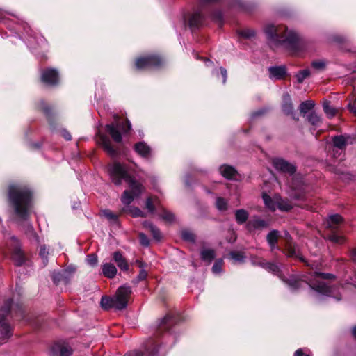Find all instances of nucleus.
Wrapping results in <instances>:
<instances>
[{"label":"nucleus","mask_w":356,"mask_h":356,"mask_svg":"<svg viewBox=\"0 0 356 356\" xmlns=\"http://www.w3.org/2000/svg\"><path fill=\"white\" fill-rule=\"evenodd\" d=\"M355 104H356V103H355V102L353 104L350 103L348 104V108L350 110V111L353 112L356 115V106H355Z\"/></svg>","instance_id":"51"},{"label":"nucleus","mask_w":356,"mask_h":356,"mask_svg":"<svg viewBox=\"0 0 356 356\" xmlns=\"http://www.w3.org/2000/svg\"><path fill=\"white\" fill-rule=\"evenodd\" d=\"M312 65L314 68L321 70L325 68V63L323 60H315L312 62Z\"/></svg>","instance_id":"39"},{"label":"nucleus","mask_w":356,"mask_h":356,"mask_svg":"<svg viewBox=\"0 0 356 356\" xmlns=\"http://www.w3.org/2000/svg\"><path fill=\"white\" fill-rule=\"evenodd\" d=\"M323 109L329 118H332L336 114V109L331 106L329 102H325L323 104Z\"/></svg>","instance_id":"31"},{"label":"nucleus","mask_w":356,"mask_h":356,"mask_svg":"<svg viewBox=\"0 0 356 356\" xmlns=\"http://www.w3.org/2000/svg\"><path fill=\"white\" fill-rule=\"evenodd\" d=\"M268 42L271 46L284 44L294 49L300 43L299 35L292 30H288L284 25L266 24L264 27Z\"/></svg>","instance_id":"2"},{"label":"nucleus","mask_w":356,"mask_h":356,"mask_svg":"<svg viewBox=\"0 0 356 356\" xmlns=\"http://www.w3.org/2000/svg\"><path fill=\"white\" fill-rule=\"evenodd\" d=\"M101 305L102 307L105 309H108L112 307L115 308L114 298L102 297L101 300Z\"/></svg>","instance_id":"26"},{"label":"nucleus","mask_w":356,"mask_h":356,"mask_svg":"<svg viewBox=\"0 0 356 356\" xmlns=\"http://www.w3.org/2000/svg\"><path fill=\"white\" fill-rule=\"evenodd\" d=\"M86 261L88 264L95 266L97 264V257L94 254H90L88 256Z\"/></svg>","instance_id":"46"},{"label":"nucleus","mask_w":356,"mask_h":356,"mask_svg":"<svg viewBox=\"0 0 356 356\" xmlns=\"http://www.w3.org/2000/svg\"><path fill=\"white\" fill-rule=\"evenodd\" d=\"M103 275L108 278H113L116 275L117 268L114 264L105 263L102 266Z\"/></svg>","instance_id":"15"},{"label":"nucleus","mask_w":356,"mask_h":356,"mask_svg":"<svg viewBox=\"0 0 356 356\" xmlns=\"http://www.w3.org/2000/svg\"><path fill=\"white\" fill-rule=\"evenodd\" d=\"M223 261L222 259L217 260L213 266L212 270L214 273H218L222 270Z\"/></svg>","instance_id":"38"},{"label":"nucleus","mask_w":356,"mask_h":356,"mask_svg":"<svg viewBox=\"0 0 356 356\" xmlns=\"http://www.w3.org/2000/svg\"><path fill=\"white\" fill-rule=\"evenodd\" d=\"M11 241L14 245L12 250V257L17 266L22 265L24 261V255L19 247V243L17 239L13 236Z\"/></svg>","instance_id":"9"},{"label":"nucleus","mask_w":356,"mask_h":356,"mask_svg":"<svg viewBox=\"0 0 356 356\" xmlns=\"http://www.w3.org/2000/svg\"><path fill=\"white\" fill-rule=\"evenodd\" d=\"M9 200L16 215L22 219H26L31 207L30 191L25 188L12 186L9 190Z\"/></svg>","instance_id":"3"},{"label":"nucleus","mask_w":356,"mask_h":356,"mask_svg":"<svg viewBox=\"0 0 356 356\" xmlns=\"http://www.w3.org/2000/svg\"><path fill=\"white\" fill-rule=\"evenodd\" d=\"M265 268L266 269L273 272L274 273H276L277 272H278V267L273 264H270V263L266 264Z\"/></svg>","instance_id":"48"},{"label":"nucleus","mask_w":356,"mask_h":356,"mask_svg":"<svg viewBox=\"0 0 356 356\" xmlns=\"http://www.w3.org/2000/svg\"><path fill=\"white\" fill-rule=\"evenodd\" d=\"M343 222L342 217L339 214L330 216L327 220V227L331 229H337L338 225Z\"/></svg>","instance_id":"19"},{"label":"nucleus","mask_w":356,"mask_h":356,"mask_svg":"<svg viewBox=\"0 0 356 356\" xmlns=\"http://www.w3.org/2000/svg\"><path fill=\"white\" fill-rule=\"evenodd\" d=\"M201 15L200 13H195L192 15L189 20V24L191 26H198L201 22Z\"/></svg>","instance_id":"33"},{"label":"nucleus","mask_w":356,"mask_h":356,"mask_svg":"<svg viewBox=\"0 0 356 356\" xmlns=\"http://www.w3.org/2000/svg\"><path fill=\"white\" fill-rule=\"evenodd\" d=\"M102 215L106 218L108 220H113V221H115L118 218V216L115 213H113L111 211L109 210H104L102 211Z\"/></svg>","instance_id":"37"},{"label":"nucleus","mask_w":356,"mask_h":356,"mask_svg":"<svg viewBox=\"0 0 356 356\" xmlns=\"http://www.w3.org/2000/svg\"><path fill=\"white\" fill-rule=\"evenodd\" d=\"M285 236H286V238H290V236H289V233H286L285 234Z\"/></svg>","instance_id":"59"},{"label":"nucleus","mask_w":356,"mask_h":356,"mask_svg":"<svg viewBox=\"0 0 356 356\" xmlns=\"http://www.w3.org/2000/svg\"><path fill=\"white\" fill-rule=\"evenodd\" d=\"M220 72L223 76V82L225 83L226 81V79H227V70L224 68H221Z\"/></svg>","instance_id":"55"},{"label":"nucleus","mask_w":356,"mask_h":356,"mask_svg":"<svg viewBox=\"0 0 356 356\" xmlns=\"http://www.w3.org/2000/svg\"><path fill=\"white\" fill-rule=\"evenodd\" d=\"M349 138H346L343 136H337L333 138V144L335 148L339 150H343L348 144Z\"/></svg>","instance_id":"18"},{"label":"nucleus","mask_w":356,"mask_h":356,"mask_svg":"<svg viewBox=\"0 0 356 356\" xmlns=\"http://www.w3.org/2000/svg\"><path fill=\"white\" fill-rule=\"evenodd\" d=\"M315 105V103L312 100H307L302 102L300 105L299 109L301 113L305 114L310 110H312Z\"/></svg>","instance_id":"25"},{"label":"nucleus","mask_w":356,"mask_h":356,"mask_svg":"<svg viewBox=\"0 0 356 356\" xmlns=\"http://www.w3.org/2000/svg\"><path fill=\"white\" fill-rule=\"evenodd\" d=\"M295 356H309V355H304L301 349H298L295 353Z\"/></svg>","instance_id":"56"},{"label":"nucleus","mask_w":356,"mask_h":356,"mask_svg":"<svg viewBox=\"0 0 356 356\" xmlns=\"http://www.w3.org/2000/svg\"><path fill=\"white\" fill-rule=\"evenodd\" d=\"M240 35L245 38H252L256 35V32L253 29H245L240 32Z\"/></svg>","instance_id":"34"},{"label":"nucleus","mask_w":356,"mask_h":356,"mask_svg":"<svg viewBox=\"0 0 356 356\" xmlns=\"http://www.w3.org/2000/svg\"><path fill=\"white\" fill-rule=\"evenodd\" d=\"M270 78L282 79L286 74V69L283 66L271 67L269 68Z\"/></svg>","instance_id":"14"},{"label":"nucleus","mask_w":356,"mask_h":356,"mask_svg":"<svg viewBox=\"0 0 356 356\" xmlns=\"http://www.w3.org/2000/svg\"><path fill=\"white\" fill-rule=\"evenodd\" d=\"M280 237V234L277 230H272L266 236V240L268 243L269 244L271 250L275 248V245L277 243L278 239Z\"/></svg>","instance_id":"17"},{"label":"nucleus","mask_w":356,"mask_h":356,"mask_svg":"<svg viewBox=\"0 0 356 356\" xmlns=\"http://www.w3.org/2000/svg\"><path fill=\"white\" fill-rule=\"evenodd\" d=\"M147 273L145 270H141L138 276V279L139 280H143L147 277Z\"/></svg>","instance_id":"50"},{"label":"nucleus","mask_w":356,"mask_h":356,"mask_svg":"<svg viewBox=\"0 0 356 356\" xmlns=\"http://www.w3.org/2000/svg\"><path fill=\"white\" fill-rule=\"evenodd\" d=\"M135 150L142 156H147L150 153V148L142 142L135 145Z\"/></svg>","instance_id":"23"},{"label":"nucleus","mask_w":356,"mask_h":356,"mask_svg":"<svg viewBox=\"0 0 356 356\" xmlns=\"http://www.w3.org/2000/svg\"><path fill=\"white\" fill-rule=\"evenodd\" d=\"M42 81L49 85H54L58 81V72L55 70L49 69L42 74Z\"/></svg>","instance_id":"11"},{"label":"nucleus","mask_w":356,"mask_h":356,"mask_svg":"<svg viewBox=\"0 0 356 356\" xmlns=\"http://www.w3.org/2000/svg\"><path fill=\"white\" fill-rule=\"evenodd\" d=\"M124 134H127L131 129V123L129 120L126 121V127L123 126L121 128Z\"/></svg>","instance_id":"49"},{"label":"nucleus","mask_w":356,"mask_h":356,"mask_svg":"<svg viewBox=\"0 0 356 356\" xmlns=\"http://www.w3.org/2000/svg\"><path fill=\"white\" fill-rule=\"evenodd\" d=\"M263 200L266 207L271 211H275L277 208L282 211H289L291 208L289 203L278 197L271 198L267 194H264Z\"/></svg>","instance_id":"4"},{"label":"nucleus","mask_w":356,"mask_h":356,"mask_svg":"<svg viewBox=\"0 0 356 356\" xmlns=\"http://www.w3.org/2000/svg\"><path fill=\"white\" fill-rule=\"evenodd\" d=\"M332 275L330 274L316 273L314 278L312 280H309L307 282L313 289L319 293L327 294L330 291L329 288L327 286L324 282L319 281L318 278L321 277L323 279H325L329 278Z\"/></svg>","instance_id":"6"},{"label":"nucleus","mask_w":356,"mask_h":356,"mask_svg":"<svg viewBox=\"0 0 356 356\" xmlns=\"http://www.w3.org/2000/svg\"><path fill=\"white\" fill-rule=\"evenodd\" d=\"M309 122L315 126H317L321 122L320 117L315 113H311L308 116Z\"/></svg>","instance_id":"32"},{"label":"nucleus","mask_w":356,"mask_h":356,"mask_svg":"<svg viewBox=\"0 0 356 356\" xmlns=\"http://www.w3.org/2000/svg\"><path fill=\"white\" fill-rule=\"evenodd\" d=\"M139 238L140 244L143 246H148L149 244V241L148 238L143 233L139 234Z\"/></svg>","instance_id":"45"},{"label":"nucleus","mask_w":356,"mask_h":356,"mask_svg":"<svg viewBox=\"0 0 356 356\" xmlns=\"http://www.w3.org/2000/svg\"><path fill=\"white\" fill-rule=\"evenodd\" d=\"M220 171L222 175L227 179H232L236 174L234 168L229 165H222Z\"/></svg>","instance_id":"24"},{"label":"nucleus","mask_w":356,"mask_h":356,"mask_svg":"<svg viewBox=\"0 0 356 356\" xmlns=\"http://www.w3.org/2000/svg\"><path fill=\"white\" fill-rule=\"evenodd\" d=\"M124 356H138L137 353H128L124 355Z\"/></svg>","instance_id":"57"},{"label":"nucleus","mask_w":356,"mask_h":356,"mask_svg":"<svg viewBox=\"0 0 356 356\" xmlns=\"http://www.w3.org/2000/svg\"><path fill=\"white\" fill-rule=\"evenodd\" d=\"M118 127L119 123L118 121L106 126V131L109 133L113 140L116 143H120L122 141V136L118 130Z\"/></svg>","instance_id":"12"},{"label":"nucleus","mask_w":356,"mask_h":356,"mask_svg":"<svg viewBox=\"0 0 356 356\" xmlns=\"http://www.w3.org/2000/svg\"><path fill=\"white\" fill-rule=\"evenodd\" d=\"M329 239L337 243H342L344 241V238L343 236H337L336 234L330 236Z\"/></svg>","instance_id":"43"},{"label":"nucleus","mask_w":356,"mask_h":356,"mask_svg":"<svg viewBox=\"0 0 356 356\" xmlns=\"http://www.w3.org/2000/svg\"><path fill=\"white\" fill-rule=\"evenodd\" d=\"M130 294L131 289L129 287L124 286L120 287L117 291L115 296L113 297L115 302V309L120 310L125 308Z\"/></svg>","instance_id":"5"},{"label":"nucleus","mask_w":356,"mask_h":356,"mask_svg":"<svg viewBox=\"0 0 356 356\" xmlns=\"http://www.w3.org/2000/svg\"><path fill=\"white\" fill-rule=\"evenodd\" d=\"M48 254H49V252L47 250L45 245L41 246L40 250V256L42 257V259L44 261H46L47 259Z\"/></svg>","instance_id":"47"},{"label":"nucleus","mask_w":356,"mask_h":356,"mask_svg":"<svg viewBox=\"0 0 356 356\" xmlns=\"http://www.w3.org/2000/svg\"><path fill=\"white\" fill-rule=\"evenodd\" d=\"M10 301L6 302V305L1 309V312H3V314H0V334L1 337L2 338L3 340L6 339L11 334V329L10 326L6 323L3 322V320L4 318V314L10 311Z\"/></svg>","instance_id":"7"},{"label":"nucleus","mask_w":356,"mask_h":356,"mask_svg":"<svg viewBox=\"0 0 356 356\" xmlns=\"http://www.w3.org/2000/svg\"><path fill=\"white\" fill-rule=\"evenodd\" d=\"M290 255H291V256H293V255H295V252H294V251L291 252Z\"/></svg>","instance_id":"60"},{"label":"nucleus","mask_w":356,"mask_h":356,"mask_svg":"<svg viewBox=\"0 0 356 356\" xmlns=\"http://www.w3.org/2000/svg\"><path fill=\"white\" fill-rule=\"evenodd\" d=\"M181 236L184 240L187 241L193 242L195 241V235L188 231H183Z\"/></svg>","instance_id":"36"},{"label":"nucleus","mask_w":356,"mask_h":356,"mask_svg":"<svg viewBox=\"0 0 356 356\" xmlns=\"http://www.w3.org/2000/svg\"><path fill=\"white\" fill-rule=\"evenodd\" d=\"M216 207L220 211H224L227 209V203L226 200L222 197H218L216 200Z\"/></svg>","instance_id":"35"},{"label":"nucleus","mask_w":356,"mask_h":356,"mask_svg":"<svg viewBox=\"0 0 356 356\" xmlns=\"http://www.w3.org/2000/svg\"><path fill=\"white\" fill-rule=\"evenodd\" d=\"M248 226L249 229H261L267 227V223L262 219L254 218L248 222Z\"/></svg>","instance_id":"22"},{"label":"nucleus","mask_w":356,"mask_h":356,"mask_svg":"<svg viewBox=\"0 0 356 356\" xmlns=\"http://www.w3.org/2000/svg\"><path fill=\"white\" fill-rule=\"evenodd\" d=\"M231 257L236 261H241L244 258L243 253L240 252H232L230 254Z\"/></svg>","instance_id":"41"},{"label":"nucleus","mask_w":356,"mask_h":356,"mask_svg":"<svg viewBox=\"0 0 356 356\" xmlns=\"http://www.w3.org/2000/svg\"><path fill=\"white\" fill-rule=\"evenodd\" d=\"M350 257L353 261H356V247L350 251Z\"/></svg>","instance_id":"52"},{"label":"nucleus","mask_w":356,"mask_h":356,"mask_svg":"<svg viewBox=\"0 0 356 356\" xmlns=\"http://www.w3.org/2000/svg\"><path fill=\"white\" fill-rule=\"evenodd\" d=\"M161 217H162L163 219H164V220H167L168 222H171L174 219L173 215L170 212L167 211L165 210H164L163 211Z\"/></svg>","instance_id":"44"},{"label":"nucleus","mask_w":356,"mask_h":356,"mask_svg":"<svg viewBox=\"0 0 356 356\" xmlns=\"http://www.w3.org/2000/svg\"><path fill=\"white\" fill-rule=\"evenodd\" d=\"M113 256V260L115 261L118 266L122 270L127 271L129 270V264L126 259L122 256V254L120 252H115Z\"/></svg>","instance_id":"13"},{"label":"nucleus","mask_w":356,"mask_h":356,"mask_svg":"<svg viewBox=\"0 0 356 356\" xmlns=\"http://www.w3.org/2000/svg\"><path fill=\"white\" fill-rule=\"evenodd\" d=\"M72 350L68 346H63L60 348V356H70L72 355Z\"/></svg>","instance_id":"42"},{"label":"nucleus","mask_w":356,"mask_h":356,"mask_svg":"<svg viewBox=\"0 0 356 356\" xmlns=\"http://www.w3.org/2000/svg\"><path fill=\"white\" fill-rule=\"evenodd\" d=\"M353 334L356 339V326L353 329Z\"/></svg>","instance_id":"58"},{"label":"nucleus","mask_w":356,"mask_h":356,"mask_svg":"<svg viewBox=\"0 0 356 356\" xmlns=\"http://www.w3.org/2000/svg\"><path fill=\"white\" fill-rule=\"evenodd\" d=\"M301 284H302V282L296 281L293 284L290 283V285L294 289H298L301 286Z\"/></svg>","instance_id":"53"},{"label":"nucleus","mask_w":356,"mask_h":356,"mask_svg":"<svg viewBox=\"0 0 356 356\" xmlns=\"http://www.w3.org/2000/svg\"><path fill=\"white\" fill-rule=\"evenodd\" d=\"M143 226H144V227H145L146 229H147L148 230H149L151 232L153 237L156 240H157V241L161 240L162 236H161L160 231L155 226H154L151 222L145 221L143 222Z\"/></svg>","instance_id":"21"},{"label":"nucleus","mask_w":356,"mask_h":356,"mask_svg":"<svg viewBox=\"0 0 356 356\" xmlns=\"http://www.w3.org/2000/svg\"><path fill=\"white\" fill-rule=\"evenodd\" d=\"M161 63V60L155 56L145 58H140L136 61V66L138 69H145L151 67L159 66Z\"/></svg>","instance_id":"8"},{"label":"nucleus","mask_w":356,"mask_h":356,"mask_svg":"<svg viewBox=\"0 0 356 356\" xmlns=\"http://www.w3.org/2000/svg\"><path fill=\"white\" fill-rule=\"evenodd\" d=\"M201 257L202 260L211 263L215 257V252L211 249H204L201 252Z\"/></svg>","instance_id":"27"},{"label":"nucleus","mask_w":356,"mask_h":356,"mask_svg":"<svg viewBox=\"0 0 356 356\" xmlns=\"http://www.w3.org/2000/svg\"><path fill=\"white\" fill-rule=\"evenodd\" d=\"M142 266H143V265H142V264L140 262L139 267H142Z\"/></svg>","instance_id":"61"},{"label":"nucleus","mask_w":356,"mask_h":356,"mask_svg":"<svg viewBox=\"0 0 356 356\" xmlns=\"http://www.w3.org/2000/svg\"><path fill=\"white\" fill-rule=\"evenodd\" d=\"M273 163L275 169L281 172L291 175L296 171L295 166L284 159H275L273 161Z\"/></svg>","instance_id":"10"},{"label":"nucleus","mask_w":356,"mask_h":356,"mask_svg":"<svg viewBox=\"0 0 356 356\" xmlns=\"http://www.w3.org/2000/svg\"><path fill=\"white\" fill-rule=\"evenodd\" d=\"M129 212L134 217L144 216L143 213L137 207L130 208Z\"/></svg>","instance_id":"40"},{"label":"nucleus","mask_w":356,"mask_h":356,"mask_svg":"<svg viewBox=\"0 0 356 356\" xmlns=\"http://www.w3.org/2000/svg\"><path fill=\"white\" fill-rule=\"evenodd\" d=\"M283 111L286 114H293V106L291 100V97L289 95L285 94L283 96V105H282Z\"/></svg>","instance_id":"20"},{"label":"nucleus","mask_w":356,"mask_h":356,"mask_svg":"<svg viewBox=\"0 0 356 356\" xmlns=\"http://www.w3.org/2000/svg\"><path fill=\"white\" fill-rule=\"evenodd\" d=\"M159 204V200L156 197H149L146 200L145 207L150 213H154L155 206Z\"/></svg>","instance_id":"29"},{"label":"nucleus","mask_w":356,"mask_h":356,"mask_svg":"<svg viewBox=\"0 0 356 356\" xmlns=\"http://www.w3.org/2000/svg\"><path fill=\"white\" fill-rule=\"evenodd\" d=\"M108 172L112 181L116 185H120L124 179L129 186L131 191L126 190L122 195V202L124 204H129L134 197H138L143 191L144 188L141 184L137 182L128 175L124 166L119 163H114L108 168Z\"/></svg>","instance_id":"1"},{"label":"nucleus","mask_w":356,"mask_h":356,"mask_svg":"<svg viewBox=\"0 0 356 356\" xmlns=\"http://www.w3.org/2000/svg\"><path fill=\"white\" fill-rule=\"evenodd\" d=\"M310 74H311V72H310L309 70H308V69H305L303 70L298 72L296 74L297 81L300 83H302L305 79H307V77H309L310 76Z\"/></svg>","instance_id":"30"},{"label":"nucleus","mask_w":356,"mask_h":356,"mask_svg":"<svg viewBox=\"0 0 356 356\" xmlns=\"http://www.w3.org/2000/svg\"><path fill=\"white\" fill-rule=\"evenodd\" d=\"M99 143L109 154H115V151L111 145V140L107 136L102 134L99 135Z\"/></svg>","instance_id":"16"},{"label":"nucleus","mask_w":356,"mask_h":356,"mask_svg":"<svg viewBox=\"0 0 356 356\" xmlns=\"http://www.w3.org/2000/svg\"><path fill=\"white\" fill-rule=\"evenodd\" d=\"M248 218V212L244 209H239L236 211V221L242 224L245 222Z\"/></svg>","instance_id":"28"},{"label":"nucleus","mask_w":356,"mask_h":356,"mask_svg":"<svg viewBox=\"0 0 356 356\" xmlns=\"http://www.w3.org/2000/svg\"><path fill=\"white\" fill-rule=\"evenodd\" d=\"M63 136L67 140H71L72 137H71V135L69 132L66 131H64L63 132Z\"/></svg>","instance_id":"54"}]
</instances>
